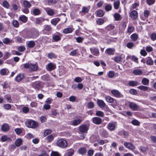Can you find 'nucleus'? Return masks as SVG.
<instances>
[{
    "instance_id": "32",
    "label": "nucleus",
    "mask_w": 156,
    "mask_h": 156,
    "mask_svg": "<svg viewBox=\"0 0 156 156\" xmlns=\"http://www.w3.org/2000/svg\"><path fill=\"white\" fill-rule=\"evenodd\" d=\"M114 16L115 20L118 21L121 20L120 15L119 13H115Z\"/></svg>"
},
{
    "instance_id": "36",
    "label": "nucleus",
    "mask_w": 156,
    "mask_h": 156,
    "mask_svg": "<svg viewBox=\"0 0 156 156\" xmlns=\"http://www.w3.org/2000/svg\"><path fill=\"white\" fill-rule=\"evenodd\" d=\"M22 143V140L21 139H18L16 140L15 141L16 145L17 146H19Z\"/></svg>"
},
{
    "instance_id": "30",
    "label": "nucleus",
    "mask_w": 156,
    "mask_h": 156,
    "mask_svg": "<svg viewBox=\"0 0 156 156\" xmlns=\"http://www.w3.org/2000/svg\"><path fill=\"white\" fill-rule=\"evenodd\" d=\"M138 88L141 90H143L144 91H147L148 87L144 86H140L138 87Z\"/></svg>"
},
{
    "instance_id": "10",
    "label": "nucleus",
    "mask_w": 156,
    "mask_h": 156,
    "mask_svg": "<svg viewBox=\"0 0 156 156\" xmlns=\"http://www.w3.org/2000/svg\"><path fill=\"white\" fill-rule=\"evenodd\" d=\"M111 93L116 98H120L122 96L120 93L116 90H113L111 91Z\"/></svg>"
},
{
    "instance_id": "60",
    "label": "nucleus",
    "mask_w": 156,
    "mask_h": 156,
    "mask_svg": "<svg viewBox=\"0 0 156 156\" xmlns=\"http://www.w3.org/2000/svg\"><path fill=\"white\" fill-rule=\"evenodd\" d=\"M74 81L77 83L81 82L82 81V79L80 77H77L74 79Z\"/></svg>"
},
{
    "instance_id": "63",
    "label": "nucleus",
    "mask_w": 156,
    "mask_h": 156,
    "mask_svg": "<svg viewBox=\"0 0 156 156\" xmlns=\"http://www.w3.org/2000/svg\"><path fill=\"white\" fill-rule=\"evenodd\" d=\"M134 45L133 43L132 42H129L127 43V46L129 48H133Z\"/></svg>"
},
{
    "instance_id": "6",
    "label": "nucleus",
    "mask_w": 156,
    "mask_h": 156,
    "mask_svg": "<svg viewBox=\"0 0 156 156\" xmlns=\"http://www.w3.org/2000/svg\"><path fill=\"white\" fill-rule=\"evenodd\" d=\"M56 67L55 64L52 62L48 64L46 66L47 69L50 71L55 69Z\"/></svg>"
},
{
    "instance_id": "58",
    "label": "nucleus",
    "mask_w": 156,
    "mask_h": 156,
    "mask_svg": "<svg viewBox=\"0 0 156 156\" xmlns=\"http://www.w3.org/2000/svg\"><path fill=\"white\" fill-rule=\"evenodd\" d=\"M6 69H2L0 71V74L2 75H5L6 74Z\"/></svg>"
},
{
    "instance_id": "54",
    "label": "nucleus",
    "mask_w": 156,
    "mask_h": 156,
    "mask_svg": "<svg viewBox=\"0 0 156 156\" xmlns=\"http://www.w3.org/2000/svg\"><path fill=\"white\" fill-rule=\"evenodd\" d=\"M76 97L74 96H71L69 98V101L71 102H74L76 100Z\"/></svg>"
},
{
    "instance_id": "7",
    "label": "nucleus",
    "mask_w": 156,
    "mask_h": 156,
    "mask_svg": "<svg viewBox=\"0 0 156 156\" xmlns=\"http://www.w3.org/2000/svg\"><path fill=\"white\" fill-rule=\"evenodd\" d=\"M124 145L126 148L132 150H134L135 148L134 146L130 143L125 142Z\"/></svg>"
},
{
    "instance_id": "11",
    "label": "nucleus",
    "mask_w": 156,
    "mask_h": 156,
    "mask_svg": "<svg viewBox=\"0 0 156 156\" xmlns=\"http://www.w3.org/2000/svg\"><path fill=\"white\" fill-rule=\"evenodd\" d=\"M115 122H110L108 125L107 128L110 130L113 131L115 129Z\"/></svg>"
},
{
    "instance_id": "52",
    "label": "nucleus",
    "mask_w": 156,
    "mask_h": 156,
    "mask_svg": "<svg viewBox=\"0 0 156 156\" xmlns=\"http://www.w3.org/2000/svg\"><path fill=\"white\" fill-rule=\"evenodd\" d=\"M52 38L53 40L56 41H59L60 40L61 38L58 35H55L53 36Z\"/></svg>"
},
{
    "instance_id": "3",
    "label": "nucleus",
    "mask_w": 156,
    "mask_h": 156,
    "mask_svg": "<svg viewBox=\"0 0 156 156\" xmlns=\"http://www.w3.org/2000/svg\"><path fill=\"white\" fill-rule=\"evenodd\" d=\"M26 125L29 128L35 129L38 127V124L37 122L34 121L30 120L28 121Z\"/></svg>"
},
{
    "instance_id": "37",
    "label": "nucleus",
    "mask_w": 156,
    "mask_h": 156,
    "mask_svg": "<svg viewBox=\"0 0 156 156\" xmlns=\"http://www.w3.org/2000/svg\"><path fill=\"white\" fill-rule=\"evenodd\" d=\"M54 138V137L52 135H50L46 138V139L48 142H50L53 140Z\"/></svg>"
},
{
    "instance_id": "17",
    "label": "nucleus",
    "mask_w": 156,
    "mask_h": 156,
    "mask_svg": "<svg viewBox=\"0 0 156 156\" xmlns=\"http://www.w3.org/2000/svg\"><path fill=\"white\" fill-rule=\"evenodd\" d=\"M97 104L98 106L101 108H103L106 105L105 103L102 100H98L97 101Z\"/></svg>"
},
{
    "instance_id": "59",
    "label": "nucleus",
    "mask_w": 156,
    "mask_h": 156,
    "mask_svg": "<svg viewBox=\"0 0 156 156\" xmlns=\"http://www.w3.org/2000/svg\"><path fill=\"white\" fill-rule=\"evenodd\" d=\"M150 12L147 10H146L144 11V15L145 17H147L150 15Z\"/></svg>"
},
{
    "instance_id": "57",
    "label": "nucleus",
    "mask_w": 156,
    "mask_h": 156,
    "mask_svg": "<svg viewBox=\"0 0 156 156\" xmlns=\"http://www.w3.org/2000/svg\"><path fill=\"white\" fill-rule=\"evenodd\" d=\"M51 29V27L49 25H46L45 26L44 30L47 31H50Z\"/></svg>"
},
{
    "instance_id": "62",
    "label": "nucleus",
    "mask_w": 156,
    "mask_h": 156,
    "mask_svg": "<svg viewBox=\"0 0 156 156\" xmlns=\"http://www.w3.org/2000/svg\"><path fill=\"white\" fill-rule=\"evenodd\" d=\"M33 13L34 15H38L40 13L39 10L37 9H35L34 10Z\"/></svg>"
},
{
    "instance_id": "25",
    "label": "nucleus",
    "mask_w": 156,
    "mask_h": 156,
    "mask_svg": "<svg viewBox=\"0 0 156 156\" xmlns=\"http://www.w3.org/2000/svg\"><path fill=\"white\" fill-rule=\"evenodd\" d=\"M138 35L136 34H133L130 36V38L132 41H136L138 38Z\"/></svg>"
},
{
    "instance_id": "40",
    "label": "nucleus",
    "mask_w": 156,
    "mask_h": 156,
    "mask_svg": "<svg viewBox=\"0 0 156 156\" xmlns=\"http://www.w3.org/2000/svg\"><path fill=\"white\" fill-rule=\"evenodd\" d=\"M87 106L89 108H92L94 107V104L93 102L91 101L88 103Z\"/></svg>"
},
{
    "instance_id": "24",
    "label": "nucleus",
    "mask_w": 156,
    "mask_h": 156,
    "mask_svg": "<svg viewBox=\"0 0 156 156\" xmlns=\"http://www.w3.org/2000/svg\"><path fill=\"white\" fill-rule=\"evenodd\" d=\"M105 99L106 101L108 103H112L114 101L113 98L109 96H105Z\"/></svg>"
},
{
    "instance_id": "23",
    "label": "nucleus",
    "mask_w": 156,
    "mask_h": 156,
    "mask_svg": "<svg viewBox=\"0 0 156 156\" xmlns=\"http://www.w3.org/2000/svg\"><path fill=\"white\" fill-rule=\"evenodd\" d=\"M59 20L60 19L59 18H54L51 20V22L52 25L55 26Z\"/></svg>"
},
{
    "instance_id": "4",
    "label": "nucleus",
    "mask_w": 156,
    "mask_h": 156,
    "mask_svg": "<svg viewBox=\"0 0 156 156\" xmlns=\"http://www.w3.org/2000/svg\"><path fill=\"white\" fill-rule=\"evenodd\" d=\"M89 129L88 126L86 125H82L79 127L80 132L81 133H87Z\"/></svg>"
},
{
    "instance_id": "39",
    "label": "nucleus",
    "mask_w": 156,
    "mask_h": 156,
    "mask_svg": "<svg viewBox=\"0 0 156 156\" xmlns=\"http://www.w3.org/2000/svg\"><path fill=\"white\" fill-rule=\"evenodd\" d=\"M23 5L25 7L27 8H30L31 6V4L30 3L27 1H24Z\"/></svg>"
},
{
    "instance_id": "53",
    "label": "nucleus",
    "mask_w": 156,
    "mask_h": 156,
    "mask_svg": "<svg viewBox=\"0 0 156 156\" xmlns=\"http://www.w3.org/2000/svg\"><path fill=\"white\" fill-rule=\"evenodd\" d=\"M147 63L149 65H152L153 64V61L151 58H149L147 60Z\"/></svg>"
},
{
    "instance_id": "31",
    "label": "nucleus",
    "mask_w": 156,
    "mask_h": 156,
    "mask_svg": "<svg viewBox=\"0 0 156 156\" xmlns=\"http://www.w3.org/2000/svg\"><path fill=\"white\" fill-rule=\"evenodd\" d=\"M149 80L146 78H143L141 82L142 84L144 85H147L149 83Z\"/></svg>"
},
{
    "instance_id": "61",
    "label": "nucleus",
    "mask_w": 156,
    "mask_h": 156,
    "mask_svg": "<svg viewBox=\"0 0 156 156\" xmlns=\"http://www.w3.org/2000/svg\"><path fill=\"white\" fill-rule=\"evenodd\" d=\"M152 40L154 41L156 40V34L155 33L152 34L150 36Z\"/></svg>"
},
{
    "instance_id": "14",
    "label": "nucleus",
    "mask_w": 156,
    "mask_h": 156,
    "mask_svg": "<svg viewBox=\"0 0 156 156\" xmlns=\"http://www.w3.org/2000/svg\"><path fill=\"white\" fill-rule=\"evenodd\" d=\"M91 53L94 55L97 56L99 54V50L95 48H91L90 49Z\"/></svg>"
},
{
    "instance_id": "41",
    "label": "nucleus",
    "mask_w": 156,
    "mask_h": 156,
    "mask_svg": "<svg viewBox=\"0 0 156 156\" xmlns=\"http://www.w3.org/2000/svg\"><path fill=\"white\" fill-rule=\"evenodd\" d=\"M104 14L103 12L101 10H99L97 12V15L99 17H102Z\"/></svg>"
},
{
    "instance_id": "33",
    "label": "nucleus",
    "mask_w": 156,
    "mask_h": 156,
    "mask_svg": "<svg viewBox=\"0 0 156 156\" xmlns=\"http://www.w3.org/2000/svg\"><path fill=\"white\" fill-rule=\"evenodd\" d=\"M114 59L116 62L119 63L122 60V58L120 56H116L114 58Z\"/></svg>"
},
{
    "instance_id": "51",
    "label": "nucleus",
    "mask_w": 156,
    "mask_h": 156,
    "mask_svg": "<svg viewBox=\"0 0 156 156\" xmlns=\"http://www.w3.org/2000/svg\"><path fill=\"white\" fill-rule=\"evenodd\" d=\"M132 123L134 125L139 126L140 125V122L137 120H134L131 121Z\"/></svg>"
},
{
    "instance_id": "47",
    "label": "nucleus",
    "mask_w": 156,
    "mask_h": 156,
    "mask_svg": "<svg viewBox=\"0 0 156 156\" xmlns=\"http://www.w3.org/2000/svg\"><path fill=\"white\" fill-rule=\"evenodd\" d=\"M15 131L16 134L19 135L22 132V130L21 128H16L15 129Z\"/></svg>"
},
{
    "instance_id": "9",
    "label": "nucleus",
    "mask_w": 156,
    "mask_h": 156,
    "mask_svg": "<svg viewBox=\"0 0 156 156\" xmlns=\"http://www.w3.org/2000/svg\"><path fill=\"white\" fill-rule=\"evenodd\" d=\"M137 12L135 10H133L131 12L130 16L131 19L133 20H136L137 19L138 16Z\"/></svg>"
},
{
    "instance_id": "15",
    "label": "nucleus",
    "mask_w": 156,
    "mask_h": 156,
    "mask_svg": "<svg viewBox=\"0 0 156 156\" xmlns=\"http://www.w3.org/2000/svg\"><path fill=\"white\" fill-rule=\"evenodd\" d=\"M115 50L114 48H108L105 51V52L109 55H113Z\"/></svg>"
},
{
    "instance_id": "34",
    "label": "nucleus",
    "mask_w": 156,
    "mask_h": 156,
    "mask_svg": "<svg viewBox=\"0 0 156 156\" xmlns=\"http://www.w3.org/2000/svg\"><path fill=\"white\" fill-rule=\"evenodd\" d=\"M13 26L15 27H18L19 25L18 21L17 20H14L12 22Z\"/></svg>"
},
{
    "instance_id": "28",
    "label": "nucleus",
    "mask_w": 156,
    "mask_h": 156,
    "mask_svg": "<svg viewBox=\"0 0 156 156\" xmlns=\"http://www.w3.org/2000/svg\"><path fill=\"white\" fill-rule=\"evenodd\" d=\"M128 84L130 86L134 87L138 85L139 83L136 81H131L129 82Z\"/></svg>"
},
{
    "instance_id": "20",
    "label": "nucleus",
    "mask_w": 156,
    "mask_h": 156,
    "mask_svg": "<svg viewBox=\"0 0 156 156\" xmlns=\"http://www.w3.org/2000/svg\"><path fill=\"white\" fill-rule=\"evenodd\" d=\"M89 7L83 6L81 12L82 13L85 14L89 12Z\"/></svg>"
},
{
    "instance_id": "50",
    "label": "nucleus",
    "mask_w": 156,
    "mask_h": 156,
    "mask_svg": "<svg viewBox=\"0 0 156 156\" xmlns=\"http://www.w3.org/2000/svg\"><path fill=\"white\" fill-rule=\"evenodd\" d=\"M129 92L130 94L134 95H136L137 94L136 90L134 89H130Z\"/></svg>"
},
{
    "instance_id": "56",
    "label": "nucleus",
    "mask_w": 156,
    "mask_h": 156,
    "mask_svg": "<svg viewBox=\"0 0 156 156\" xmlns=\"http://www.w3.org/2000/svg\"><path fill=\"white\" fill-rule=\"evenodd\" d=\"M105 8L106 10L108 11L111 10L112 7L111 5H107L105 6Z\"/></svg>"
},
{
    "instance_id": "13",
    "label": "nucleus",
    "mask_w": 156,
    "mask_h": 156,
    "mask_svg": "<svg viewBox=\"0 0 156 156\" xmlns=\"http://www.w3.org/2000/svg\"><path fill=\"white\" fill-rule=\"evenodd\" d=\"M24 75L23 73L19 74L15 78V80L17 82L21 81L24 78Z\"/></svg>"
},
{
    "instance_id": "55",
    "label": "nucleus",
    "mask_w": 156,
    "mask_h": 156,
    "mask_svg": "<svg viewBox=\"0 0 156 156\" xmlns=\"http://www.w3.org/2000/svg\"><path fill=\"white\" fill-rule=\"evenodd\" d=\"M108 77L110 78H112L114 76V73L112 71H110L108 72Z\"/></svg>"
},
{
    "instance_id": "21",
    "label": "nucleus",
    "mask_w": 156,
    "mask_h": 156,
    "mask_svg": "<svg viewBox=\"0 0 156 156\" xmlns=\"http://www.w3.org/2000/svg\"><path fill=\"white\" fill-rule=\"evenodd\" d=\"M133 73L135 75H140L142 74L143 72L140 69H136L134 70Z\"/></svg>"
},
{
    "instance_id": "2",
    "label": "nucleus",
    "mask_w": 156,
    "mask_h": 156,
    "mask_svg": "<svg viewBox=\"0 0 156 156\" xmlns=\"http://www.w3.org/2000/svg\"><path fill=\"white\" fill-rule=\"evenodd\" d=\"M57 146L62 148H65L68 146V143L65 140L61 139L58 140L56 143Z\"/></svg>"
},
{
    "instance_id": "22",
    "label": "nucleus",
    "mask_w": 156,
    "mask_h": 156,
    "mask_svg": "<svg viewBox=\"0 0 156 156\" xmlns=\"http://www.w3.org/2000/svg\"><path fill=\"white\" fill-rule=\"evenodd\" d=\"M9 125L6 124H3L2 126V129L4 131H6L9 130Z\"/></svg>"
},
{
    "instance_id": "8",
    "label": "nucleus",
    "mask_w": 156,
    "mask_h": 156,
    "mask_svg": "<svg viewBox=\"0 0 156 156\" xmlns=\"http://www.w3.org/2000/svg\"><path fill=\"white\" fill-rule=\"evenodd\" d=\"M83 120V119H82V118L80 117H78L77 119L73 121L72 125L74 126H77L80 124Z\"/></svg>"
},
{
    "instance_id": "46",
    "label": "nucleus",
    "mask_w": 156,
    "mask_h": 156,
    "mask_svg": "<svg viewBox=\"0 0 156 156\" xmlns=\"http://www.w3.org/2000/svg\"><path fill=\"white\" fill-rule=\"evenodd\" d=\"M96 22L97 24L99 25H101L104 23V20L102 19H99L97 20Z\"/></svg>"
},
{
    "instance_id": "1",
    "label": "nucleus",
    "mask_w": 156,
    "mask_h": 156,
    "mask_svg": "<svg viewBox=\"0 0 156 156\" xmlns=\"http://www.w3.org/2000/svg\"><path fill=\"white\" fill-rule=\"evenodd\" d=\"M23 67L26 69H29V70L31 72L36 71L38 68V66L37 64L29 62L24 64Z\"/></svg>"
},
{
    "instance_id": "5",
    "label": "nucleus",
    "mask_w": 156,
    "mask_h": 156,
    "mask_svg": "<svg viewBox=\"0 0 156 156\" xmlns=\"http://www.w3.org/2000/svg\"><path fill=\"white\" fill-rule=\"evenodd\" d=\"M129 107L134 111H137L139 108V106L135 103L130 102L129 104Z\"/></svg>"
},
{
    "instance_id": "43",
    "label": "nucleus",
    "mask_w": 156,
    "mask_h": 156,
    "mask_svg": "<svg viewBox=\"0 0 156 156\" xmlns=\"http://www.w3.org/2000/svg\"><path fill=\"white\" fill-rule=\"evenodd\" d=\"M51 156H61L59 153L57 151H52L51 154Z\"/></svg>"
},
{
    "instance_id": "42",
    "label": "nucleus",
    "mask_w": 156,
    "mask_h": 156,
    "mask_svg": "<svg viewBox=\"0 0 156 156\" xmlns=\"http://www.w3.org/2000/svg\"><path fill=\"white\" fill-rule=\"evenodd\" d=\"M3 107L5 109L9 110L11 108V105L9 104H4Z\"/></svg>"
},
{
    "instance_id": "38",
    "label": "nucleus",
    "mask_w": 156,
    "mask_h": 156,
    "mask_svg": "<svg viewBox=\"0 0 156 156\" xmlns=\"http://www.w3.org/2000/svg\"><path fill=\"white\" fill-rule=\"evenodd\" d=\"M127 58L133 61H136L138 60V58L134 55L129 56Z\"/></svg>"
},
{
    "instance_id": "18",
    "label": "nucleus",
    "mask_w": 156,
    "mask_h": 156,
    "mask_svg": "<svg viewBox=\"0 0 156 156\" xmlns=\"http://www.w3.org/2000/svg\"><path fill=\"white\" fill-rule=\"evenodd\" d=\"M32 86L35 89L39 90L41 86L40 83L38 82H34L32 84Z\"/></svg>"
},
{
    "instance_id": "48",
    "label": "nucleus",
    "mask_w": 156,
    "mask_h": 156,
    "mask_svg": "<svg viewBox=\"0 0 156 156\" xmlns=\"http://www.w3.org/2000/svg\"><path fill=\"white\" fill-rule=\"evenodd\" d=\"M2 5L4 7L7 9L8 8L9 6V3L6 1H5L3 2Z\"/></svg>"
},
{
    "instance_id": "49",
    "label": "nucleus",
    "mask_w": 156,
    "mask_h": 156,
    "mask_svg": "<svg viewBox=\"0 0 156 156\" xmlns=\"http://www.w3.org/2000/svg\"><path fill=\"white\" fill-rule=\"evenodd\" d=\"M51 131L50 129H48L45 130L44 133V136H46L47 135L51 133Z\"/></svg>"
},
{
    "instance_id": "64",
    "label": "nucleus",
    "mask_w": 156,
    "mask_h": 156,
    "mask_svg": "<svg viewBox=\"0 0 156 156\" xmlns=\"http://www.w3.org/2000/svg\"><path fill=\"white\" fill-rule=\"evenodd\" d=\"M147 4L149 5H151L154 4V0H146Z\"/></svg>"
},
{
    "instance_id": "26",
    "label": "nucleus",
    "mask_w": 156,
    "mask_h": 156,
    "mask_svg": "<svg viewBox=\"0 0 156 156\" xmlns=\"http://www.w3.org/2000/svg\"><path fill=\"white\" fill-rule=\"evenodd\" d=\"M35 43L34 41H29L27 44V46L30 48H33L35 45Z\"/></svg>"
},
{
    "instance_id": "12",
    "label": "nucleus",
    "mask_w": 156,
    "mask_h": 156,
    "mask_svg": "<svg viewBox=\"0 0 156 156\" xmlns=\"http://www.w3.org/2000/svg\"><path fill=\"white\" fill-rule=\"evenodd\" d=\"M93 121L94 123L97 125L101 124L102 122L101 119L98 117H94Z\"/></svg>"
},
{
    "instance_id": "44",
    "label": "nucleus",
    "mask_w": 156,
    "mask_h": 156,
    "mask_svg": "<svg viewBox=\"0 0 156 156\" xmlns=\"http://www.w3.org/2000/svg\"><path fill=\"white\" fill-rule=\"evenodd\" d=\"M44 21V20L42 18H37L36 19L35 22L36 23L40 24Z\"/></svg>"
},
{
    "instance_id": "16",
    "label": "nucleus",
    "mask_w": 156,
    "mask_h": 156,
    "mask_svg": "<svg viewBox=\"0 0 156 156\" xmlns=\"http://www.w3.org/2000/svg\"><path fill=\"white\" fill-rule=\"evenodd\" d=\"M73 30V29L72 26L64 29L63 30V32L65 34H67L72 32Z\"/></svg>"
},
{
    "instance_id": "29",
    "label": "nucleus",
    "mask_w": 156,
    "mask_h": 156,
    "mask_svg": "<svg viewBox=\"0 0 156 156\" xmlns=\"http://www.w3.org/2000/svg\"><path fill=\"white\" fill-rule=\"evenodd\" d=\"M101 136L105 137L107 138L108 136V133L105 130H103L101 132Z\"/></svg>"
},
{
    "instance_id": "45",
    "label": "nucleus",
    "mask_w": 156,
    "mask_h": 156,
    "mask_svg": "<svg viewBox=\"0 0 156 156\" xmlns=\"http://www.w3.org/2000/svg\"><path fill=\"white\" fill-rule=\"evenodd\" d=\"M119 1H117L114 2V7L115 9H117L119 8Z\"/></svg>"
},
{
    "instance_id": "35",
    "label": "nucleus",
    "mask_w": 156,
    "mask_h": 156,
    "mask_svg": "<svg viewBox=\"0 0 156 156\" xmlns=\"http://www.w3.org/2000/svg\"><path fill=\"white\" fill-rule=\"evenodd\" d=\"M96 115L97 116L101 117H103L104 115V112L100 111H97L96 112Z\"/></svg>"
},
{
    "instance_id": "27",
    "label": "nucleus",
    "mask_w": 156,
    "mask_h": 156,
    "mask_svg": "<svg viewBox=\"0 0 156 156\" xmlns=\"http://www.w3.org/2000/svg\"><path fill=\"white\" fill-rule=\"evenodd\" d=\"M19 19L20 21L24 23L26 22L27 20V18L23 15L21 16Z\"/></svg>"
},
{
    "instance_id": "19",
    "label": "nucleus",
    "mask_w": 156,
    "mask_h": 156,
    "mask_svg": "<svg viewBox=\"0 0 156 156\" xmlns=\"http://www.w3.org/2000/svg\"><path fill=\"white\" fill-rule=\"evenodd\" d=\"M78 152L80 154L82 155H84L86 154L87 150L85 148L82 147L79 149Z\"/></svg>"
}]
</instances>
